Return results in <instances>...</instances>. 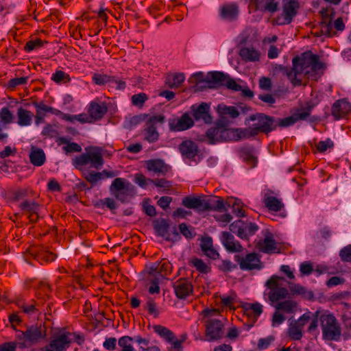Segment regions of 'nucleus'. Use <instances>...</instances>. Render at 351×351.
I'll list each match as a JSON object with an SVG mask.
<instances>
[{"label":"nucleus","instance_id":"1","mask_svg":"<svg viewBox=\"0 0 351 351\" xmlns=\"http://www.w3.org/2000/svg\"><path fill=\"white\" fill-rule=\"evenodd\" d=\"M292 68L280 66V70L285 74L293 86H300L302 77L317 80L322 73L324 64L319 57L308 51L295 56L292 60Z\"/></svg>","mask_w":351,"mask_h":351},{"label":"nucleus","instance_id":"2","mask_svg":"<svg viewBox=\"0 0 351 351\" xmlns=\"http://www.w3.org/2000/svg\"><path fill=\"white\" fill-rule=\"evenodd\" d=\"M217 308H205L201 313L205 327V337L209 341L221 339L224 335V322Z\"/></svg>","mask_w":351,"mask_h":351},{"label":"nucleus","instance_id":"3","mask_svg":"<svg viewBox=\"0 0 351 351\" xmlns=\"http://www.w3.org/2000/svg\"><path fill=\"white\" fill-rule=\"evenodd\" d=\"M47 337L44 326H29L25 330H16V340L19 348H29L40 343Z\"/></svg>","mask_w":351,"mask_h":351},{"label":"nucleus","instance_id":"4","mask_svg":"<svg viewBox=\"0 0 351 351\" xmlns=\"http://www.w3.org/2000/svg\"><path fill=\"white\" fill-rule=\"evenodd\" d=\"M244 132L242 129H230L217 123L215 127L210 128L206 131V136L209 144H215L245 138Z\"/></svg>","mask_w":351,"mask_h":351},{"label":"nucleus","instance_id":"5","mask_svg":"<svg viewBox=\"0 0 351 351\" xmlns=\"http://www.w3.org/2000/svg\"><path fill=\"white\" fill-rule=\"evenodd\" d=\"M322 339L324 341H339L341 337V324L335 316L329 311H324L319 317Z\"/></svg>","mask_w":351,"mask_h":351},{"label":"nucleus","instance_id":"6","mask_svg":"<svg viewBox=\"0 0 351 351\" xmlns=\"http://www.w3.org/2000/svg\"><path fill=\"white\" fill-rule=\"evenodd\" d=\"M85 153L73 159V165L76 169L89 165L92 168L99 169L104 165L102 149L97 146H89L85 148Z\"/></svg>","mask_w":351,"mask_h":351},{"label":"nucleus","instance_id":"7","mask_svg":"<svg viewBox=\"0 0 351 351\" xmlns=\"http://www.w3.org/2000/svg\"><path fill=\"white\" fill-rule=\"evenodd\" d=\"M251 121H256L253 128L243 130L245 138L257 135L259 132L268 134L278 127L276 119L263 113H256L250 116Z\"/></svg>","mask_w":351,"mask_h":351},{"label":"nucleus","instance_id":"8","mask_svg":"<svg viewBox=\"0 0 351 351\" xmlns=\"http://www.w3.org/2000/svg\"><path fill=\"white\" fill-rule=\"evenodd\" d=\"M153 329L161 339L171 345L168 348V351H182V344L186 340L184 335H182V338L179 339L172 330L162 325H155L153 326Z\"/></svg>","mask_w":351,"mask_h":351},{"label":"nucleus","instance_id":"9","mask_svg":"<svg viewBox=\"0 0 351 351\" xmlns=\"http://www.w3.org/2000/svg\"><path fill=\"white\" fill-rule=\"evenodd\" d=\"M283 280V278L274 275L265 283L269 291L265 293L267 295L268 299L271 302H278L280 300L286 298L289 295V291L287 288L282 287L280 281Z\"/></svg>","mask_w":351,"mask_h":351},{"label":"nucleus","instance_id":"10","mask_svg":"<svg viewBox=\"0 0 351 351\" xmlns=\"http://www.w3.org/2000/svg\"><path fill=\"white\" fill-rule=\"evenodd\" d=\"M110 190L114 197L121 202H128L134 193L133 185L121 178L114 180L110 186Z\"/></svg>","mask_w":351,"mask_h":351},{"label":"nucleus","instance_id":"11","mask_svg":"<svg viewBox=\"0 0 351 351\" xmlns=\"http://www.w3.org/2000/svg\"><path fill=\"white\" fill-rule=\"evenodd\" d=\"M145 120V139L149 143H154L158 140L159 133L157 131V125L165 123V117L162 114L150 116L144 114Z\"/></svg>","mask_w":351,"mask_h":351},{"label":"nucleus","instance_id":"12","mask_svg":"<svg viewBox=\"0 0 351 351\" xmlns=\"http://www.w3.org/2000/svg\"><path fill=\"white\" fill-rule=\"evenodd\" d=\"M300 8L298 0H282V12L276 19L278 25L290 24L298 14Z\"/></svg>","mask_w":351,"mask_h":351},{"label":"nucleus","instance_id":"13","mask_svg":"<svg viewBox=\"0 0 351 351\" xmlns=\"http://www.w3.org/2000/svg\"><path fill=\"white\" fill-rule=\"evenodd\" d=\"M172 265L165 258L160 262H156L149 266H146L145 272L149 276H155L158 279L163 280L171 273Z\"/></svg>","mask_w":351,"mask_h":351},{"label":"nucleus","instance_id":"14","mask_svg":"<svg viewBox=\"0 0 351 351\" xmlns=\"http://www.w3.org/2000/svg\"><path fill=\"white\" fill-rule=\"evenodd\" d=\"M311 312L304 313L297 320L292 321L288 328V336L292 340H300L303 335L304 326L311 319Z\"/></svg>","mask_w":351,"mask_h":351},{"label":"nucleus","instance_id":"15","mask_svg":"<svg viewBox=\"0 0 351 351\" xmlns=\"http://www.w3.org/2000/svg\"><path fill=\"white\" fill-rule=\"evenodd\" d=\"M234 261L238 263L241 270H259L262 268L259 257L254 252L247 254L245 257L238 254L235 255Z\"/></svg>","mask_w":351,"mask_h":351},{"label":"nucleus","instance_id":"16","mask_svg":"<svg viewBox=\"0 0 351 351\" xmlns=\"http://www.w3.org/2000/svg\"><path fill=\"white\" fill-rule=\"evenodd\" d=\"M327 10H322L321 11L322 15V21L321 23V30L323 33L326 35L330 36L331 32L332 30V27H335L338 31H342L345 28V25L343 23V19L341 17L337 18L333 23H332V16L327 14Z\"/></svg>","mask_w":351,"mask_h":351},{"label":"nucleus","instance_id":"17","mask_svg":"<svg viewBox=\"0 0 351 351\" xmlns=\"http://www.w3.org/2000/svg\"><path fill=\"white\" fill-rule=\"evenodd\" d=\"M239 7L236 2L223 3L219 8L220 18L229 22L237 21L239 18Z\"/></svg>","mask_w":351,"mask_h":351},{"label":"nucleus","instance_id":"18","mask_svg":"<svg viewBox=\"0 0 351 351\" xmlns=\"http://www.w3.org/2000/svg\"><path fill=\"white\" fill-rule=\"evenodd\" d=\"M193 117L196 121H202L205 123L212 122V117L210 114V106L206 103H202L199 106H191Z\"/></svg>","mask_w":351,"mask_h":351},{"label":"nucleus","instance_id":"19","mask_svg":"<svg viewBox=\"0 0 351 351\" xmlns=\"http://www.w3.org/2000/svg\"><path fill=\"white\" fill-rule=\"evenodd\" d=\"M351 111V104L346 99L336 101L331 107V114L335 120L345 118Z\"/></svg>","mask_w":351,"mask_h":351},{"label":"nucleus","instance_id":"20","mask_svg":"<svg viewBox=\"0 0 351 351\" xmlns=\"http://www.w3.org/2000/svg\"><path fill=\"white\" fill-rule=\"evenodd\" d=\"M249 5L255 11L269 12L274 13L278 10V2L276 0H250Z\"/></svg>","mask_w":351,"mask_h":351},{"label":"nucleus","instance_id":"21","mask_svg":"<svg viewBox=\"0 0 351 351\" xmlns=\"http://www.w3.org/2000/svg\"><path fill=\"white\" fill-rule=\"evenodd\" d=\"M176 295L179 299H185L193 293V286L186 279L180 278L173 283Z\"/></svg>","mask_w":351,"mask_h":351},{"label":"nucleus","instance_id":"22","mask_svg":"<svg viewBox=\"0 0 351 351\" xmlns=\"http://www.w3.org/2000/svg\"><path fill=\"white\" fill-rule=\"evenodd\" d=\"M193 120L187 113H184L178 119H172L169 121V128L171 131L174 132L188 130L193 126Z\"/></svg>","mask_w":351,"mask_h":351},{"label":"nucleus","instance_id":"23","mask_svg":"<svg viewBox=\"0 0 351 351\" xmlns=\"http://www.w3.org/2000/svg\"><path fill=\"white\" fill-rule=\"evenodd\" d=\"M108 107L105 102L92 101L88 108V114L93 121H98L102 119L108 112Z\"/></svg>","mask_w":351,"mask_h":351},{"label":"nucleus","instance_id":"24","mask_svg":"<svg viewBox=\"0 0 351 351\" xmlns=\"http://www.w3.org/2000/svg\"><path fill=\"white\" fill-rule=\"evenodd\" d=\"M221 242L228 252H239L243 250V247L240 243L235 241L234 236L228 232H222Z\"/></svg>","mask_w":351,"mask_h":351},{"label":"nucleus","instance_id":"25","mask_svg":"<svg viewBox=\"0 0 351 351\" xmlns=\"http://www.w3.org/2000/svg\"><path fill=\"white\" fill-rule=\"evenodd\" d=\"M179 150L184 158L193 159L197 154L198 147L194 141L186 140L180 144Z\"/></svg>","mask_w":351,"mask_h":351},{"label":"nucleus","instance_id":"26","mask_svg":"<svg viewBox=\"0 0 351 351\" xmlns=\"http://www.w3.org/2000/svg\"><path fill=\"white\" fill-rule=\"evenodd\" d=\"M226 211V204L222 197H213L209 199L204 198V211Z\"/></svg>","mask_w":351,"mask_h":351},{"label":"nucleus","instance_id":"27","mask_svg":"<svg viewBox=\"0 0 351 351\" xmlns=\"http://www.w3.org/2000/svg\"><path fill=\"white\" fill-rule=\"evenodd\" d=\"M239 157L245 162L249 168L252 169L256 166L257 157L255 156L252 147L245 146L239 150Z\"/></svg>","mask_w":351,"mask_h":351},{"label":"nucleus","instance_id":"28","mask_svg":"<svg viewBox=\"0 0 351 351\" xmlns=\"http://www.w3.org/2000/svg\"><path fill=\"white\" fill-rule=\"evenodd\" d=\"M228 75L220 71L209 72L206 75V84L209 88L224 86Z\"/></svg>","mask_w":351,"mask_h":351},{"label":"nucleus","instance_id":"29","mask_svg":"<svg viewBox=\"0 0 351 351\" xmlns=\"http://www.w3.org/2000/svg\"><path fill=\"white\" fill-rule=\"evenodd\" d=\"M204 197L203 196H191L184 197L182 200V204L189 209L197 210L204 212Z\"/></svg>","mask_w":351,"mask_h":351},{"label":"nucleus","instance_id":"30","mask_svg":"<svg viewBox=\"0 0 351 351\" xmlns=\"http://www.w3.org/2000/svg\"><path fill=\"white\" fill-rule=\"evenodd\" d=\"M71 341L69 338V333H62L53 339L49 344L52 351H65L69 346Z\"/></svg>","mask_w":351,"mask_h":351},{"label":"nucleus","instance_id":"31","mask_svg":"<svg viewBox=\"0 0 351 351\" xmlns=\"http://www.w3.org/2000/svg\"><path fill=\"white\" fill-rule=\"evenodd\" d=\"M29 252L31 255L34 256L35 258L43 260L46 262H52L57 256L56 254L49 252L45 247L32 248Z\"/></svg>","mask_w":351,"mask_h":351},{"label":"nucleus","instance_id":"32","mask_svg":"<svg viewBox=\"0 0 351 351\" xmlns=\"http://www.w3.org/2000/svg\"><path fill=\"white\" fill-rule=\"evenodd\" d=\"M258 250L264 253L270 254L277 250L276 242L271 234L267 236L263 240H260L257 243Z\"/></svg>","mask_w":351,"mask_h":351},{"label":"nucleus","instance_id":"33","mask_svg":"<svg viewBox=\"0 0 351 351\" xmlns=\"http://www.w3.org/2000/svg\"><path fill=\"white\" fill-rule=\"evenodd\" d=\"M263 202L269 210L274 212L280 211L284 207V204L280 199L270 195L269 191L264 194Z\"/></svg>","mask_w":351,"mask_h":351},{"label":"nucleus","instance_id":"34","mask_svg":"<svg viewBox=\"0 0 351 351\" xmlns=\"http://www.w3.org/2000/svg\"><path fill=\"white\" fill-rule=\"evenodd\" d=\"M29 156L31 163L37 167L42 166L46 160L44 151L36 146H32Z\"/></svg>","mask_w":351,"mask_h":351},{"label":"nucleus","instance_id":"35","mask_svg":"<svg viewBox=\"0 0 351 351\" xmlns=\"http://www.w3.org/2000/svg\"><path fill=\"white\" fill-rule=\"evenodd\" d=\"M146 167L149 171L162 174L166 173L169 169V167L160 159L147 160L146 162Z\"/></svg>","mask_w":351,"mask_h":351},{"label":"nucleus","instance_id":"36","mask_svg":"<svg viewBox=\"0 0 351 351\" xmlns=\"http://www.w3.org/2000/svg\"><path fill=\"white\" fill-rule=\"evenodd\" d=\"M239 56L245 62H257L260 60L261 53L254 47H242Z\"/></svg>","mask_w":351,"mask_h":351},{"label":"nucleus","instance_id":"37","mask_svg":"<svg viewBox=\"0 0 351 351\" xmlns=\"http://www.w3.org/2000/svg\"><path fill=\"white\" fill-rule=\"evenodd\" d=\"M34 114L29 110H27L22 107L17 110V123L21 126H29L32 123Z\"/></svg>","mask_w":351,"mask_h":351},{"label":"nucleus","instance_id":"38","mask_svg":"<svg viewBox=\"0 0 351 351\" xmlns=\"http://www.w3.org/2000/svg\"><path fill=\"white\" fill-rule=\"evenodd\" d=\"M169 223L167 220L164 219L154 224V229L158 234L163 237L167 241L172 240L169 232Z\"/></svg>","mask_w":351,"mask_h":351},{"label":"nucleus","instance_id":"39","mask_svg":"<svg viewBox=\"0 0 351 351\" xmlns=\"http://www.w3.org/2000/svg\"><path fill=\"white\" fill-rule=\"evenodd\" d=\"M217 112L221 117H229L235 119L239 117V112L234 106H228L223 104H219Z\"/></svg>","mask_w":351,"mask_h":351},{"label":"nucleus","instance_id":"40","mask_svg":"<svg viewBox=\"0 0 351 351\" xmlns=\"http://www.w3.org/2000/svg\"><path fill=\"white\" fill-rule=\"evenodd\" d=\"M185 80L184 75L176 73L169 75L166 78V84L170 88H178Z\"/></svg>","mask_w":351,"mask_h":351},{"label":"nucleus","instance_id":"41","mask_svg":"<svg viewBox=\"0 0 351 351\" xmlns=\"http://www.w3.org/2000/svg\"><path fill=\"white\" fill-rule=\"evenodd\" d=\"M19 307L23 312L28 315H33L40 313V304L34 300H32L29 303H23L19 304Z\"/></svg>","mask_w":351,"mask_h":351},{"label":"nucleus","instance_id":"42","mask_svg":"<svg viewBox=\"0 0 351 351\" xmlns=\"http://www.w3.org/2000/svg\"><path fill=\"white\" fill-rule=\"evenodd\" d=\"M297 308V303L293 300H285L276 305V309L285 313H294Z\"/></svg>","mask_w":351,"mask_h":351},{"label":"nucleus","instance_id":"43","mask_svg":"<svg viewBox=\"0 0 351 351\" xmlns=\"http://www.w3.org/2000/svg\"><path fill=\"white\" fill-rule=\"evenodd\" d=\"M33 105L35 107L36 110L38 112V113L45 115L46 113H51L56 115H58L62 113L60 110L53 108L51 106H47L43 102H34Z\"/></svg>","mask_w":351,"mask_h":351},{"label":"nucleus","instance_id":"44","mask_svg":"<svg viewBox=\"0 0 351 351\" xmlns=\"http://www.w3.org/2000/svg\"><path fill=\"white\" fill-rule=\"evenodd\" d=\"M20 208L22 210L32 214V217H37V212L39 206L34 201H25L20 204Z\"/></svg>","mask_w":351,"mask_h":351},{"label":"nucleus","instance_id":"45","mask_svg":"<svg viewBox=\"0 0 351 351\" xmlns=\"http://www.w3.org/2000/svg\"><path fill=\"white\" fill-rule=\"evenodd\" d=\"M191 265L202 274H208L211 271V267L202 259L193 258L191 261Z\"/></svg>","mask_w":351,"mask_h":351},{"label":"nucleus","instance_id":"46","mask_svg":"<svg viewBox=\"0 0 351 351\" xmlns=\"http://www.w3.org/2000/svg\"><path fill=\"white\" fill-rule=\"evenodd\" d=\"M60 141L62 143L66 144L62 149L66 154L74 152H81L82 151L81 146L76 143H71L64 138H60Z\"/></svg>","mask_w":351,"mask_h":351},{"label":"nucleus","instance_id":"47","mask_svg":"<svg viewBox=\"0 0 351 351\" xmlns=\"http://www.w3.org/2000/svg\"><path fill=\"white\" fill-rule=\"evenodd\" d=\"M133 338L129 336H123L119 339L118 345L121 348L119 351H135L132 341Z\"/></svg>","mask_w":351,"mask_h":351},{"label":"nucleus","instance_id":"48","mask_svg":"<svg viewBox=\"0 0 351 351\" xmlns=\"http://www.w3.org/2000/svg\"><path fill=\"white\" fill-rule=\"evenodd\" d=\"M14 115L8 107H3L0 110V123L7 126L13 121Z\"/></svg>","mask_w":351,"mask_h":351},{"label":"nucleus","instance_id":"49","mask_svg":"<svg viewBox=\"0 0 351 351\" xmlns=\"http://www.w3.org/2000/svg\"><path fill=\"white\" fill-rule=\"evenodd\" d=\"M92 80L95 84L102 86L108 83L111 84L112 80H115V77L105 74L95 73Z\"/></svg>","mask_w":351,"mask_h":351},{"label":"nucleus","instance_id":"50","mask_svg":"<svg viewBox=\"0 0 351 351\" xmlns=\"http://www.w3.org/2000/svg\"><path fill=\"white\" fill-rule=\"evenodd\" d=\"M245 313L248 315L253 314L256 319H257L263 313V306L258 302L248 304V306L245 309Z\"/></svg>","mask_w":351,"mask_h":351},{"label":"nucleus","instance_id":"51","mask_svg":"<svg viewBox=\"0 0 351 351\" xmlns=\"http://www.w3.org/2000/svg\"><path fill=\"white\" fill-rule=\"evenodd\" d=\"M243 222L241 220H237L234 221L230 225V230L232 232L236 233L237 235L241 239H244L245 234L243 230Z\"/></svg>","mask_w":351,"mask_h":351},{"label":"nucleus","instance_id":"52","mask_svg":"<svg viewBox=\"0 0 351 351\" xmlns=\"http://www.w3.org/2000/svg\"><path fill=\"white\" fill-rule=\"evenodd\" d=\"M51 292V287L49 282L46 280H41L38 285V295L40 297L49 298V294Z\"/></svg>","mask_w":351,"mask_h":351},{"label":"nucleus","instance_id":"53","mask_svg":"<svg viewBox=\"0 0 351 351\" xmlns=\"http://www.w3.org/2000/svg\"><path fill=\"white\" fill-rule=\"evenodd\" d=\"M179 229L181 234L187 239H191L195 236L194 228L188 226L185 223L179 225Z\"/></svg>","mask_w":351,"mask_h":351},{"label":"nucleus","instance_id":"54","mask_svg":"<svg viewBox=\"0 0 351 351\" xmlns=\"http://www.w3.org/2000/svg\"><path fill=\"white\" fill-rule=\"evenodd\" d=\"M147 279L151 283L148 289L149 293L151 294H158L160 290L159 283L162 280L158 279L155 276H149V275H147Z\"/></svg>","mask_w":351,"mask_h":351},{"label":"nucleus","instance_id":"55","mask_svg":"<svg viewBox=\"0 0 351 351\" xmlns=\"http://www.w3.org/2000/svg\"><path fill=\"white\" fill-rule=\"evenodd\" d=\"M232 211L239 217H243L245 216V210H243V202L237 199L234 198L232 202Z\"/></svg>","mask_w":351,"mask_h":351},{"label":"nucleus","instance_id":"56","mask_svg":"<svg viewBox=\"0 0 351 351\" xmlns=\"http://www.w3.org/2000/svg\"><path fill=\"white\" fill-rule=\"evenodd\" d=\"M84 178L92 185H95L101 179V173L95 171H88L84 173Z\"/></svg>","mask_w":351,"mask_h":351},{"label":"nucleus","instance_id":"57","mask_svg":"<svg viewBox=\"0 0 351 351\" xmlns=\"http://www.w3.org/2000/svg\"><path fill=\"white\" fill-rule=\"evenodd\" d=\"M258 230V226L254 223L250 222L245 224L243 223V230L245 234L243 239H247L250 236L254 234Z\"/></svg>","mask_w":351,"mask_h":351},{"label":"nucleus","instance_id":"58","mask_svg":"<svg viewBox=\"0 0 351 351\" xmlns=\"http://www.w3.org/2000/svg\"><path fill=\"white\" fill-rule=\"evenodd\" d=\"M145 308L149 314L153 315L155 317L158 316L159 312L157 309L156 304L154 298L151 297L147 298Z\"/></svg>","mask_w":351,"mask_h":351},{"label":"nucleus","instance_id":"59","mask_svg":"<svg viewBox=\"0 0 351 351\" xmlns=\"http://www.w3.org/2000/svg\"><path fill=\"white\" fill-rule=\"evenodd\" d=\"M51 79L56 83H66L70 81L69 75L62 71H57L53 74Z\"/></svg>","mask_w":351,"mask_h":351},{"label":"nucleus","instance_id":"60","mask_svg":"<svg viewBox=\"0 0 351 351\" xmlns=\"http://www.w3.org/2000/svg\"><path fill=\"white\" fill-rule=\"evenodd\" d=\"M278 126L280 128H287L293 125L296 123V119L294 118L293 114L285 117L284 119H276Z\"/></svg>","mask_w":351,"mask_h":351},{"label":"nucleus","instance_id":"61","mask_svg":"<svg viewBox=\"0 0 351 351\" xmlns=\"http://www.w3.org/2000/svg\"><path fill=\"white\" fill-rule=\"evenodd\" d=\"M236 295L231 294L230 295H223L221 296V302L222 305L225 307H228L230 308H234V304L235 302Z\"/></svg>","mask_w":351,"mask_h":351},{"label":"nucleus","instance_id":"62","mask_svg":"<svg viewBox=\"0 0 351 351\" xmlns=\"http://www.w3.org/2000/svg\"><path fill=\"white\" fill-rule=\"evenodd\" d=\"M333 147L334 143L330 138H327L325 141H320L316 144V148L319 152H324L328 149L332 148Z\"/></svg>","mask_w":351,"mask_h":351},{"label":"nucleus","instance_id":"63","mask_svg":"<svg viewBox=\"0 0 351 351\" xmlns=\"http://www.w3.org/2000/svg\"><path fill=\"white\" fill-rule=\"evenodd\" d=\"M218 267L223 272H228L237 269V266L229 260H223Z\"/></svg>","mask_w":351,"mask_h":351},{"label":"nucleus","instance_id":"64","mask_svg":"<svg viewBox=\"0 0 351 351\" xmlns=\"http://www.w3.org/2000/svg\"><path fill=\"white\" fill-rule=\"evenodd\" d=\"M339 256L343 262L351 263V245L342 248L339 252Z\"/></svg>","mask_w":351,"mask_h":351}]
</instances>
